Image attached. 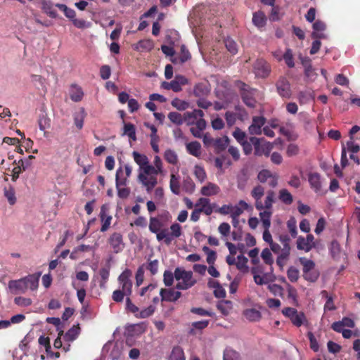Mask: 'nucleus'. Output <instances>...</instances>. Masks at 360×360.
Segmentation results:
<instances>
[{
  "label": "nucleus",
  "instance_id": "1",
  "mask_svg": "<svg viewBox=\"0 0 360 360\" xmlns=\"http://www.w3.org/2000/svg\"><path fill=\"white\" fill-rule=\"evenodd\" d=\"M132 155L134 162L139 166L141 170L138 179L146 187L147 192L150 193L158 184V179L154 175L148 176V174H145L146 167L149 166L148 158L146 155L141 154L137 151H134Z\"/></svg>",
  "mask_w": 360,
  "mask_h": 360
},
{
  "label": "nucleus",
  "instance_id": "2",
  "mask_svg": "<svg viewBox=\"0 0 360 360\" xmlns=\"http://www.w3.org/2000/svg\"><path fill=\"white\" fill-rule=\"evenodd\" d=\"M40 274H30L18 280L10 281L8 287L14 294L25 293L28 289L35 290L39 285Z\"/></svg>",
  "mask_w": 360,
  "mask_h": 360
},
{
  "label": "nucleus",
  "instance_id": "3",
  "mask_svg": "<svg viewBox=\"0 0 360 360\" xmlns=\"http://www.w3.org/2000/svg\"><path fill=\"white\" fill-rule=\"evenodd\" d=\"M170 232L167 229L162 228L158 233L156 238L160 241H163L165 245H169L175 238H179L182 234L181 226L178 223H173L169 227Z\"/></svg>",
  "mask_w": 360,
  "mask_h": 360
},
{
  "label": "nucleus",
  "instance_id": "4",
  "mask_svg": "<svg viewBox=\"0 0 360 360\" xmlns=\"http://www.w3.org/2000/svg\"><path fill=\"white\" fill-rule=\"evenodd\" d=\"M174 278L176 281H181L176 285L178 290H187L195 285L196 281L193 278V272L186 271L184 269L177 267L174 270Z\"/></svg>",
  "mask_w": 360,
  "mask_h": 360
},
{
  "label": "nucleus",
  "instance_id": "5",
  "mask_svg": "<svg viewBox=\"0 0 360 360\" xmlns=\"http://www.w3.org/2000/svg\"><path fill=\"white\" fill-rule=\"evenodd\" d=\"M56 7L63 12L64 15L72 22L73 25L78 29H85L90 27L91 23L84 19L76 18V12L75 10L68 7L63 4H56Z\"/></svg>",
  "mask_w": 360,
  "mask_h": 360
},
{
  "label": "nucleus",
  "instance_id": "6",
  "mask_svg": "<svg viewBox=\"0 0 360 360\" xmlns=\"http://www.w3.org/2000/svg\"><path fill=\"white\" fill-rule=\"evenodd\" d=\"M271 72V65L264 58H257L252 64V72L256 78H267Z\"/></svg>",
  "mask_w": 360,
  "mask_h": 360
},
{
  "label": "nucleus",
  "instance_id": "7",
  "mask_svg": "<svg viewBox=\"0 0 360 360\" xmlns=\"http://www.w3.org/2000/svg\"><path fill=\"white\" fill-rule=\"evenodd\" d=\"M250 141L252 142L255 155L257 156L265 155L269 157L274 145L270 142L266 141L264 139H259L255 136H251Z\"/></svg>",
  "mask_w": 360,
  "mask_h": 360
},
{
  "label": "nucleus",
  "instance_id": "8",
  "mask_svg": "<svg viewBox=\"0 0 360 360\" xmlns=\"http://www.w3.org/2000/svg\"><path fill=\"white\" fill-rule=\"evenodd\" d=\"M282 314L288 318L292 323L297 327H300L307 322L305 314L302 311H298L295 308L285 307L282 309Z\"/></svg>",
  "mask_w": 360,
  "mask_h": 360
},
{
  "label": "nucleus",
  "instance_id": "9",
  "mask_svg": "<svg viewBox=\"0 0 360 360\" xmlns=\"http://www.w3.org/2000/svg\"><path fill=\"white\" fill-rule=\"evenodd\" d=\"M171 219L172 216L168 211H164L158 217H150L148 226L149 231L153 233H158L164 226L162 219H164L165 221H169Z\"/></svg>",
  "mask_w": 360,
  "mask_h": 360
},
{
  "label": "nucleus",
  "instance_id": "10",
  "mask_svg": "<svg viewBox=\"0 0 360 360\" xmlns=\"http://www.w3.org/2000/svg\"><path fill=\"white\" fill-rule=\"evenodd\" d=\"M275 85L276 91L281 98L285 99H289L291 98L292 94L291 86L286 77H279Z\"/></svg>",
  "mask_w": 360,
  "mask_h": 360
},
{
  "label": "nucleus",
  "instance_id": "11",
  "mask_svg": "<svg viewBox=\"0 0 360 360\" xmlns=\"http://www.w3.org/2000/svg\"><path fill=\"white\" fill-rule=\"evenodd\" d=\"M297 248L299 250H303L305 252H309L316 247L314 237L312 234H308L306 238L300 236L297 238Z\"/></svg>",
  "mask_w": 360,
  "mask_h": 360
},
{
  "label": "nucleus",
  "instance_id": "12",
  "mask_svg": "<svg viewBox=\"0 0 360 360\" xmlns=\"http://www.w3.org/2000/svg\"><path fill=\"white\" fill-rule=\"evenodd\" d=\"M108 243L114 253L122 252L124 248L122 234L119 232L112 233L108 239Z\"/></svg>",
  "mask_w": 360,
  "mask_h": 360
},
{
  "label": "nucleus",
  "instance_id": "13",
  "mask_svg": "<svg viewBox=\"0 0 360 360\" xmlns=\"http://www.w3.org/2000/svg\"><path fill=\"white\" fill-rule=\"evenodd\" d=\"M160 295L162 301L174 302L181 297V292L175 291L173 288H162L160 291Z\"/></svg>",
  "mask_w": 360,
  "mask_h": 360
},
{
  "label": "nucleus",
  "instance_id": "14",
  "mask_svg": "<svg viewBox=\"0 0 360 360\" xmlns=\"http://www.w3.org/2000/svg\"><path fill=\"white\" fill-rule=\"evenodd\" d=\"M153 162L154 166L149 164V166L146 167L145 174H148V176H153L152 175H154L155 177H157L158 174H162L163 172L162 162L158 155L155 156Z\"/></svg>",
  "mask_w": 360,
  "mask_h": 360
},
{
  "label": "nucleus",
  "instance_id": "15",
  "mask_svg": "<svg viewBox=\"0 0 360 360\" xmlns=\"http://www.w3.org/2000/svg\"><path fill=\"white\" fill-rule=\"evenodd\" d=\"M266 119L262 116H255L252 118V122L248 130L252 135H259L262 134V127L264 125Z\"/></svg>",
  "mask_w": 360,
  "mask_h": 360
},
{
  "label": "nucleus",
  "instance_id": "16",
  "mask_svg": "<svg viewBox=\"0 0 360 360\" xmlns=\"http://www.w3.org/2000/svg\"><path fill=\"white\" fill-rule=\"evenodd\" d=\"M210 92V85L207 81L198 83L193 88V94L198 98L206 97Z\"/></svg>",
  "mask_w": 360,
  "mask_h": 360
},
{
  "label": "nucleus",
  "instance_id": "17",
  "mask_svg": "<svg viewBox=\"0 0 360 360\" xmlns=\"http://www.w3.org/2000/svg\"><path fill=\"white\" fill-rule=\"evenodd\" d=\"M308 181L310 187L314 192L318 193L321 190V176L318 172H310L308 174Z\"/></svg>",
  "mask_w": 360,
  "mask_h": 360
},
{
  "label": "nucleus",
  "instance_id": "18",
  "mask_svg": "<svg viewBox=\"0 0 360 360\" xmlns=\"http://www.w3.org/2000/svg\"><path fill=\"white\" fill-rule=\"evenodd\" d=\"M264 194V188L261 185H257L253 188L251 191V195L255 199V206L256 209L262 207V198Z\"/></svg>",
  "mask_w": 360,
  "mask_h": 360
},
{
  "label": "nucleus",
  "instance_id": "19",
  "mask_svg": "<svg viewBox=\"0 0 360 360\" xmlns=\"http://www.w3.org/2000/svg\"><path fill=\"white\" fill-rule=\"evenodd\" d=\"M41 8L44 13L51 18H57L58 14L55 9L56 4L54 5L51 1L42 0L41 2Z\"/></svg>",
  "mask_w": 360,
  "mask_h": 360
},
{
  "label": "nucleus",
  "instance_id": "20",
  "mask_svg": "<svg viewBox=\"0 0 360 360\" xmlns=\"http://www.w3.org/2000/svg\"><path fill=\"white\" fill-rule=\"evenodd\" d=\"M243 315L250 322H257L262 319L261 312L255 308L245 309L243 311Z\"/></svg>",
  "mask_w": 360,
  "mask_h": 360
},
{
  "label": "nucleus",
  "instance_id": "21",
  "mask_svg": "<svg viewBox=\"0 0 360 360\" xmlns=\"http://www.w3.org/2000/svg\"><path fill=\"white\" fill-rule=\"evenodd\" d=\"M266 20L264 13L261 11L255 12L252 15V23L258 29L263 28L266 24Z\"/></svg>",
  "mask_w": 360,
  "mask_h": 360
},
{
  "label": "nucleus",
  "instance_id": "22",
  "mask_svg": "<svg viewBox=\"0 0 360 360\" xmlns=\"http://www.w3.org/2000/svg\"><path fill=\"white\" fill-rule=\"evenodd\" d=\"M220 191L219 187L213 183L209 182L205 186H202L200 193L205 196H211L217 195Z\"/></svg>",
  "mask_w": 360,
  "mask_h": 360
},
{
  "label": "nucleus",
  "instance_id": "23",
  "mask_svg": "<svg viewBox=\"0 0 360 360\" xmlns=\"http://www.w3.org/2000/svg\"><path fill=\"white\" fill-rule=\"evenodd\" d=\"M204 112L200 109H195L192 112H186V119L188 125L194 124L195 121L199 119H202Z\"/></svg>",
  "mask_w": 360,
  "mask_h": 360
},
{
  "label": "nucleus",
  "instance_id": "24",
  "mask_svg": "<svg viewBox=\"0 0 360 360\" xmlns=\"http://www.w3.org/2000/svg\"><path fill=\"white\" fill-rule=\"evenodd\" d=\"M100 217L103 222L102 226L101 228V231L105 232L108 229V228L110 225V223H111V220H112V217L107 216V214H106L105 205H103L101 208Z\"/></svg>",
  "mask_w": 360,
  "mask_h": 360
},
{
  "label": "nucleus",
  "instance_id": "25",
  "mask_svg": "<svg viewBox=\"0 0 360 360\" xmlns=\"http://www.w3.org/2000/svg\"><path fill=\"white\" fill-rule=\"evenodd\" d=\"M275 196L276 193L274 191H268L266 193V196L264 200V202H262V207L257 210L259 211H262L263 210H272V205L273 203L275 202Z\"/></svg>",
  "mask_w": 360,
  "mask_h": 360
},
{
  "label": "nucleus",
  "instance_id": "26",
  "mask_svg": "<svg viewBox=\"0 0 360 360\" xmlns=\"http://www.w3.org/2000/svg\"><path fill=\"white\" fill-rule=\"evenodd\" d=\"M84 96L83 91L81 87L76 84H72L70 89V96L72 101L79 102L82 101Z\"/></svg>",
  "mask_w": 360,
  "mask_h": 360
},
{
  "label": "nucleus",
  "instance_id": "27",
  "mask_svg": "<svg viewBox=\"0 0 360 360\" xmlns=\"http://www.w3.org/2000/svg\"><path fill=\"white\" fill-rule=\"evenodd\" d=\"M80 333L79 324L73 326L64 335L63 339L66 342H72L76 340Z\"/></svg>",
  "mask_w": 360,
  "mask_h": 360
},
{
  "label": "nucleus",
  "instance_id": "28",
  "mask_svg": "<svg viewBox=\"0 0 360 360\" xmlns=\"http://www.w3.org/2000/svg\"><path fill=\"white\" fill-rule=\"evenodd\" d=\"M229 143V139L227 136L216 139L213 145L215 149V152L217 153H219L224 151L227 148Z\"/></svg>",
  "mask_w": 360,
  "mask_h": 360
},
{
  "label": "nucleus",
  "instance_id": "29",
  "mask_svg": "<svg viewBox=\"0 0 360 360\" xmlns=\"http://www.w3.org/2000/svg\"><path fill=\"white\" fill-rule=\"evenodd\" d=\"M191 56L185 45L181 46V53L179 57H175L172 59L174 63H184L191 58Z\"/></svg>",
  "mask_w": 360,
  "mask_h": 360
},
{
  "label": "nucleus",
  "instance_id": "30",
  "mask_svg": "<svg viewBox=\"0 0 360 360\" xmlns=\"http://www.w3.org/2000/svg\"><path fill=\"white\" fill-rule=\"evenodd\" d=\"M128 177H127L124 174V169L122 167H120L117 171L115 174V186L116 187H119V186H126L127 184Z\"/></svg>",
  "mask_w": 360,
  "mask_h": 360
},
{
  "label": "nucleus",
  "instance_id": "31",
  "mask_svg": "<svg viewBox=\"0 0 360 360\" xmlns=\"http://www.w3.org/2000/svg\"><path fill=\"white\" fill-rule=\"evenodd\" d=\"M201 145L198 141H191L186 144V150L188 153L195 157H199L201 154L200 152Z\"/></svg>",
  "mask_w": 360,
  "mask_h": 360
},
{
  "label": "nucleus",
  "instance_id": "32",
  "mask_svg": "<svg viewBox=\"0 0 360 360\" xmlns=\"http://www.w3.org/2000/svg\"><path fill=\"white\" fill-rule=\"evenodd\" d=\"M217 307L222 314L226 316L232 309L233 303L230 300H221L217 303Z\"/></svg>",
  "mask_w": 360,
  "mask_h": 360
},
{
  "label": "nucleus",
  "instance_id": "33",
  "mask_svg": "<svg viewBox=\"0 0 360 360\" xmlns=\"http://www.w3.org/2000/svg\"><path fill=\"white\" fill-rule=\"evenodd\" d=\"M278 199L287 205H291L293 202L292 194L285 188H283L279 191Z\"/></svg>",
  "mask_w": 360,
  "mask_h": 360
},
{
  "label": "nucleus",
  "instance_id": "34",
  "mask_svg": "<svg viewBox=\"0 0 360 360\" xmlns=\"http://www.w3.org/2000/svg\"><path fill=\"white\" fill-rule=\"evenodd\" d=\"M167 117L172 123L177 125H181L184 122H186V112L184 114V115H181V114L177 112H170Z\"/></svg>",
  "mask_w": 360,
  "mask_h": 360
},
{
  "label": "nucleus",
  "instance_id": "35",
  "mask_svg": "<svg viewBox=\"0 0 360 360\" xmlns=\"http://www.w3.org/2000/svg\"><path fill=\"white\" fill-rule=\"evenodd\" d=\"M272 215V210H263L260 212L259 217L262 222L263 226L265 229H269L271 226V217Z\"/></svg>",
  "mask_w": 360,
  "mask_h": 360
},
{
  "label": "nucleus",
  "instance_id": "36",
  "mask_svg": "<svg viewBox=\"0 0 360 360\" xmlns=\"http://www.w3.org/2000/svg\"><path fill=\"white\" fill-rule=\"evenodd\" d=\"M185 355L183 349L179 346L173 347L168 360H185Z\"/></svg>",
  "mask_w": 360,
  "mask_h": 360
},
{
  "label": "nucleus",
  "instance_id": "37",
  "mask_svg": "<svg viewBox=\"0 0 360 360\" xmlns=\"http://www.w3.org/2000/svg\"><path fill=\"white\" fill-rule=\"evenodd\" d=\"M123 134L128 136V137L132 141H136V136L135 126L130 122L124 123Z\"/></svg>",
  "mask_w": 360,
  "mask_h": 360
},
{
  "label": "nucleus",
  "instance_id": "38",
  "mask_svg": "<svg viewBox=\"0 0 360 360\" xmlns=\"http://www.w3.org/2000/svg\"><path fill=\"white\" fill-rule=\"evenodd\" d=\"M161 87L167 90L172 89L174 92H179L181 91L180 82L175 79L171 81L170 82H163L161 84Z\"/></svg>",
  "mask_w": 360,
  "mask_h": 360
},
{
  "label": "nucleus",
  "instance_id": "39",
  "mask_svg": "<svg viewBox=\"0 0 360 360\" xmlns=\"http://www.w3.org/2000/svg\"><path fill=\"white\" fill-rule=\"evenodd\" d=\"M165 160L171 165H176L178 163V156L175 151L167 149L164 153Z\"/></svg>",
  "mask_w": 360,
  "mask_h": 360
},
{
  "label": "nucleus",
  "instance_id": "40",
  "mask_svg": "<svg viewBox=\"0 0 360 360\" xmlns=\"http://www.w3.org/2000/svg\"><path fill=\"white\" fill-rule=\"evenodd\" d=\"M300 262L303 266V273H307L310 271H311L315 269V263L311 259H308L305 257H300Z\"/></svg>",
  "mask_w": 360,
  "mask_h": 360
},
{
  "label": "nucleus",
  "instance_id": "41",
  "mask_svg": "<svg viewBox=\"0 0 360 360\" xmlns=\"http://www.w3.org/2000/svg\"><path fill=\"white\" fill-rule=\"evenodd\" d=\"M209 323H210V321L208 320H204V321H195V322L192 323V325H191L192 328L189 330V334L195 335V329H198V330H203V329H205V328L207 327Z\"/></svg>",
  "mask_w": 360,
  "mask_h": 360
},
{
  "label": "nucleus",
  "instance_id": "42",
  "mask_svg": "<svg viewBox=\"0 0 360 360\" xmlns=\"http://www.w3.org/2000/svg\"><path fill=\"white\" fill-rule=\"evenodd\" d=\"M224 44L228 51L232 55H235L238 53V44L233 39L228 37L225 39Z\"/></svg>",
  "mask_w": 360,
  "mask_h": 360
},
{
  "label": "nucleus",
  "instance_id": "43",
  "mask_svg": "<svg viewBox=\"0 0 360 360\" xmlns=\"http://www.w3.org/2000/svg\"><path fill=\"white\" fill-rule=\"evenodd\" d=\"M169 187L173 193L176 195H179L180 193L179 179L174 174L171 175Z\"/></svg>",
  "mask_w": 360,
  "mask_h": 360
},
{
  "label": "nucleus",
  "instance_id": "44",
  "mask_svg": "<svg viewBox=\"0 0 360 360\" xmlns=\"http://www.w3.org/2000/svg\"><path fill=\"white\" fill-rule=\"evenodd\" d=\"M278 240L283 245L282 251L290 252L291 248L290 245V238L288 234H281L278 236Z\"/></svg>",
  "mask_w": 360,
  "mask_h": 360
},
{
  "label": "nucleus",
  "instance_id": "45",
  "mask_svg": "<svg viewBox=\"0 0 360 360\" xmlns=\"http://www.w3.org/2000/svg\"><path fill=\"white\" fill-rule=\"evenodd\" d=\"M287 227L292 238L297 236V221L294 217L290 218L287 221Z\"/></svg>",
  "mask_w": 360,
  "mask_h": 360
},
{
  "label": "nucleus",
  "instance_id": "46",
  "mask_svg": "<svg viewBox=\"0 0 360 360\" xmlns=\"http://www.w3.org/2000/svg\"><path fill=\"white\" fill-rule=\"evenodd\" d=\"M203 252L207 255V262L209 264H214L217 259V253L215 251L210 249V248L207 246H204L202 248Z\"/></svg>",
  "mask_w": 360,
  "mask_h": 360
},
{
  "label": "nucleus",
  "instance_id": "47",
  "mask_svg": "<svg viewBox=\"0 0 360 360\" xmlns=\"http://www.w3.org/2000/svg\"><path fill=\"white\" fill-rule=\"evenodd\" d=\"M194 175L195 178L200 182L205 181L207 174L204 168L199 165H195L194 167Z\"/></svg>",
  "mask_w": 360,
  "mask_h": 360
},
{
  "label": "nucleus",
  "instance_id": "48",
  "mask_svg": "<svg viewBox=\"0 0 360 360\" xmlns=\"http://www.w3.org/2000/svg\"><path fill=\"white\" fill-rule=\"evenodd\" d=\"M155 307L150 305L147 308L140 311L135 316L138 319H146L150 316L155 312Z\"/></svg>",
  "mask_w": 360,
  "mask_h": 360
},
{
  "label": "nucleus",
  "instance_id": "49",
  "mask_svg": "<svg viewBox=\"0 0 360 360\" xmlns=\"http://www.w3.org/2000/svg\"><path fill=\"white\" fill-rule=\"evenodd\" d=\"M287 276L291 282H297L300 277L299 270L295 266H290L287 271Z\"/></svg>",
  "mask_w": 360,
  "mask_h": 360
},
{
  "label": "nucleus",
  "instance_id": "50",
  "mask_svg": "<svg viewBox=\"0 0 360 360\" xmlns=\"http://www.w3.org/2000/svg\"><path fill=\"white\" fill-rule=\"evenodd\" d=\"M38 123L41 131H45L46 129H49L51 127V120L46 115H42L40 116Z\"/></svg>",
  "mask_w": 360,
  "mask_h": 360
},
{
  "label": "nucleus",
  "instance_id": "51",
  "mask_svg": "<svg viewBox=\"0 0 360 360\" xmlns=\"http://www.w3.org/2000/svg\"><path fill=\"white\" fill-rule=\"evenodd\" d=\"M241 98L243 102L249 107L254 108L255 105V100L250 92H243L241 94Z\"/></svg>",
  "mask_w": 360,
  "mask_h": 360
},
{
  "label": "nucleus",
  "instance_id": "52",
  "mask_svg": "<svg viewBox=\"0 0 360 360\" xmlns=\"http://www.w3.org/2000/svg\"><path fill=\"white\" fill-rule=\"evenodd\" d=\"M290 252L286 251H282L276 259V264L283 269L284 265L285 264L286 260L288 259Z\"/></svg>",
  "mask_w": 360,
  "mask_h": 360
},
{
  "label": "nucleus",
  "instance_id": "53",
  "mask_svg": "<svg viewBox=\"0 0 360 360\" xmlns=\"http://www.w3.org/2000/svg\"><path fill=\"white\" fill-rule=\"evenodd\" d=\"M243 213V209L238 205L233 206L231 205V217L233 219V226L238 224V217Z\"/></svg>",
  "mask_w": 360,
  "mask_h": 360
},
{
  "label": "nucleus",
  "instance_id": "54",
  "mask_svg": "<svg viewBox=\"0 0 360 360\" xmlns=\"http://www.w3.org/2000/svg\"><path fill=\"white\" fill-rule=\"evenodd\" d=\"M248 262V259L247 257H245L243 255H240L237 257V262H236V267L240 271H244L248 269L247 263Z\"/></svg>",
  "mask_w": 360,
  "mask_h": 360
},
{
  "label": "nucleus",
  "instance_id": "55",
  "mask_svg": "<svg viewBox=\"0 0 360 360\" xmlns=\"http://www.w3.org/2000/svg\"><path fill=\"white\" fill-rule=\"evenodd\" d=\"M224 360H240V355L233 349H226L224 353Z\"/></svg>",
  "mask_w": 360,
  "mask_h": 360
},
{
  "label": "nucleus",
  "instance_id": "56",
  "mask_svg": "<svg viewBox=\"0 0 360 360\" xmlns=\"http://www.w3.org/2000/svg\"><path fill=\"white\" fill-rule=\"evenodd\" d=\"M303 278L309 282H315L319 277V272L316 269H314L311 271H308L307 273H303Z\"/></svg>",
  "mask_w": 360,
  "mask_h": 360
},
{
  "label": "nucleus",
  "instance_id": "57",
  "mask_svg": "<svg viewBox=\"0 0 360 360\" xmlns=\"http://www.w3.org/2000/svg\"><path fill=\"white\" fill-rule=\"evenodd\" d=\"M85 114L84 110L82 109L79 113H77L74 117V123L78 129H82L84 124Z\"/></svg>",
  "mask_w": 360,
  "mask_h": 360
},
{
  "label": "nucleus",
  "instance_id": "58",
  "mask_svg": "<svg viewBox=\"0 0 360 360\" xmlns=\"http://www.w3.org/2000/svg\"><path fill=\"white\" fill-rule=\"evenodd\" d=\"M153 47V43L151 40L144 39L140 40L136 46V49H141L142 50L150 51Z\"/></svg>",
  "mask_w": 360,
  "mask_h": 360
},
{
  "label": "nucleus",
  "instance_id": "59",
  "mask_svg": "<svg viewBox=\"0 0 360 360\" xmlns=\"http://www.w3.org/2000/svg\"><path fill=\"white\" fill-rule=\"evenodd\" d=\"M174 273L173 274L172 271L166 270L163 274V282L164 284L167 287H170L172 285L174 282Z\"/></svg>",
  "mask_w": 360,
  "mask_h": 360
},
{
  "label": "nucleus",
  "instance_id": "60",
  "mask_svg": "<svg viewBox=\"0 0 360 360\" xmlns=\"http://www.w3.org/2000/svg\"><path fill=\"white\" fill-rule=\"evenodd\" d=\"M191 312L201 316H213L214 315V313L207 311L202 307H192L191 309Z\"/></svg>",
  "mask_w": 360,
  "mask_h": 360
},
{
  "label": "nucleus",
  "instance_id": "61",
  "mask_svg": "<svg viewBox=\"0 0 360 360\" xmlns=\"http://www.w3.org/2000/svg\"><path fill=\"white\" fill-rule=\"evenodd\" d=\"M131 271L129 269H126L118 277V281L120 283H130L131 281L130 278L131 276Z\"/></svg>",
  "mask_w": 360,
  "mask_h": 360
},
{
  "label": "nucleus",
  "instance_id": "62",
  "mask_svg": "<svg viewBox=\"0 0 360 360\" xmlns=\"http://www.w3.org/2000/svg\"><path fill=\"white\" fill-rule=\"evenodd\" d=\"M300 153V148L297 144L290 143L286 148V155L288 157H292L298 155Z\"/></svg>",
  "mask_w": 360,
  "mask_h": 360
},
{
  "label": "nucleus",
  "instance_id": "63",
  "mask_svg": "<svg viewBox=\"0 0 360 360\" xmlns=\"http://www.w3.org/2000/svg\"><path fill=\"white\" fill-rule=\"evenodd\" d=\"M261 256L265 264L271 265L274 263L271 252L268 248L262 250Z\"/></svg>",
  "mask_w": 360,
  "mask_h": 360
},
{
  "label": "nucleus",
  "instance_id": "64",
  "mask_svg": "<svg viewBox=\"0 0 360 360\" xmlns=\"http://www.w3.org/2000/svg\"><path fill=\"white\" fill-rule=\"evenodd\" d=\"M195 184L190 177L184 180L183 188L188 193H193L195 190Z\"/></svg>",
  "mask_w": 360,
  "mask_h": 360
}]
</instances>
